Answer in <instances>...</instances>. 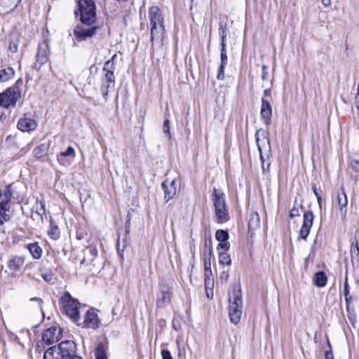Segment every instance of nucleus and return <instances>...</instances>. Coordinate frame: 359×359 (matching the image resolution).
<instances>
[{
	"mask_svg": "<svg viewBox=\"0 0 359 359\" xmlns=\"http://www.w3.org/2000/svg\"><path fill=\"white\" fill-rule=\"evenodd\" d=\"M149 20L151 24V41L162 43L165 28L163 26V18L158 7L152 6L149 10Z\"/></svg>",
	"mask_w": 359,
	"mask_h": 359,
	"instance_id": "obj_1",
	"label": "nucleus"
},
{
	"mask_svg": "<svg viewBox=\"0 0 359 359\" xmlns=\"http://www.w3.org/2000/svg\"><path fill=\"white\" fill-rule=\"evenodd\" d=\"M243 313L242 292L240 285L234 286L229 293V316L233 324H238Z\"/></svg>",
	"mask_w": 359,
	"mask_h": 359,
	"instance_id": "obj_2",
	"label": "nucleus"
},
{
	"mask_svg": "<svg viewBox=\"0 0 359 359\" xmlns=\"http://www.w3.org/2000/svg\"><path fill=\"white\" fill-rule=\"evenodd\" d=\"M60 305L66 315L72 320L73 322H78L80 319L79 302L74 299L69 292H65L60 300Z\"/></svg>",
	"mask_w": 359,
	"mask_h": 359,
	"instance_id": "obj_3",
	"label": "nucleus"
},
{
	"mask_svg": "<svg viewBox=\"0 0 359 359\" xmlns=\"http://www.w3.org/2000/svg\"><path fill=\"white\" fill-rule=\"evenodd\" d=\"M78 7L80 13V20L83 24L90 25L95 22V4L93 0H79Z\"/></svg>",
	"mask_w": 359,
	"mask_h": 359,
	"instance_id": "obj_4",
	"label": "nucleus"
},
{
	"mask_svg": "<svg viewBox=\"0 0 359 359\" xmlns=\"http://www.w3.org/2000/svg\"><path fill=\"white\" fill-rule=\"evenodd\" d=\"M256 143L259 149L260 160L262 161V168H264V157L269 158L271 156L270 140L266 130L259 129L255 133Z\"/></svg>",
	"mask_w": 359,
	"mask_h": 359,
	"instance_id": "obj_5",
	"label": "nucleus"
},
{
	"mask_svg": "<svg viewBox=\"0 0 359 359\" xmlns=\"http://www.w3.org/2000/svg\"><path fill=\"white\" fill-rule=\"evenodd\" d=\"M212 200L215 207V215L219 222H224L228 219V210L226 208L224 195L216 188L212 190Z\"/></svg>",
	"mask_w": 359,
	"mask_h": 359,
	"instance_id": "obj_6",
	"label": "nucleus"
},
{
	"mask_svg": "<svg viewBox=\"0 0 359 359\" xmlns=\"http://www.w3.org/2000/svg\"><path fill=\"white\" fill-rule=\"evenodd\" d=\"M112 65V64L108 62L104 65L102 69L103 75L101 79L100 91L105 100L107 98L109 89L113 88L115 83L114 71H113Z\"/></svg>",
	"mask_w": 359,
	"mask_h": 359,
	"instance_id": "obj_7",
	"label": "nucleus"
},
{
	"mask_svg": "<svg viewBox=\"0 0 359 359\" xmlns=\"http://www.w3.org/2000/svg\"><path fill=\"white\" fill-rule=\"evenodd\" d=\"M21 97V93L16 87L7 88L0 93V106L4 108L15 107L16 102Z\"/></svg>",
	"mask_w": 359,
	"mask_h": 359,
	"instance_id": "obj_8",
	"label": "nucleus"
},
{
	"mask_svg": "<svg viewBox=\"0 0 359 359\" xmlns=\"http://www.w3.org/2000/svg\"><path fill=\"white\" fill-rule=\"evenodd\" d=\"M25 263L23 256L11 255L7 262V267L11 273H22Z\"/></svg>",
	"mask_w": 359,
	"mask_h": 359,
	"instance_id": "obj_9",
	"label": "nucleus"
},
{
	"mask_svg": "<svg viewBox=\"0 0 359 359\" xmlns=\"http://www.w3.org/2000/svg\"><path fill=\"white\" fill-rule=\"evenodd\" d=\"M75 349L76 345L73 341H63L57 346V355H60L61 359L71 358L72 356L76 355Z\"/></svg>",
	"mask_w": 359,
	"mask_h": 359,
	"instance_id": "obj_10",
	"label": "nucleus"
},
{
	"mask_svg": "<svg viewBox=\"0 0 359 359\" xmlns=\"http://www.w3.org/2000/svg\"><path fill=\"white\" fill-rule=\"evenodd\" d=\"M49 47L46 41L40 43L38 46V51L36 56V61L34 64V68L39 69L48 60Z\"/></svg>",
	"mask_w": 359,
	"mask_h": 359,
	"instance_id": "obj_11",
	"label": "nucleus"
},
{
	"mask_svg": "<svg viewBox=\"0 0 359 359\" xmlns=\"http://www.w3.org/2000/svg\"><path fill=\"white\" fill-rule=\"evenodd\" d=\"M83 324L84 327L93 330L100 327V320L94 309L91 308L86 311Z\"/></svg>",
	"mask_w": 359,
	"mask_h": 359,
	"instance_id": "obj_12",
	"label": "nucleus"
},
{
	"mask_svg": "<svg viewBox=\"0 0 359 359\" xmlns=\"http://www.w3.org/2000/svg\"><path fill=\"white\" fill-rule=\"evenodd\" d=\"M97 29V27L86 28L83 26L77 25L74 29V34L77 41H83L94 36Z\"/></svg>",
	"mask_w": 359,
	"mask_h": 359,
	"instance_id": "obj_13",
	"label": "nucleus"
},
{
	"mask_svg": "<svg viewBox=\"0 0 359 359\" xmlns=\"http://www.w3.org/2000/svg\"><path fill=\"white\" fill-rule=\"evenodd\" d=\"M314 215L311 211H306L303 216V224L299 231L302 238L306 240L313 226Z\"/></svg>",
	"mask_w": 359,
	"mask_h": 359,
	"instance_id": "obj_14",
	"label": "nucleus"
},
{
	"mask_svg": "<svg viewBox=\"0 0 359 359\" xmlns=\"http://www.w3.org/2000/svg\"><path fill=\"white\" fill-rule=\"evenodd\" d=\"M60 337V329L56 327H51L44 331L42 340L47 345H50L57 342Z\"/></svg>",
	"mask_w": 359,
	"mask_h": 359,
	"instance_id": "obj_15",
	"label": "nucleus"
},
{
	"mask_svg": "<svg viewBox=\"0 0 359 359\" xmlns=\"http://www.w3.org/2000/svg\"><path fill=\"white\" fill-rule=\"evenodd\" d=\"M38 123L33 118L24 117L20 118L17 127L22 132L30 133L36 129Z\"/></svg>",
	"mask_w": 359,
	"mask_h": 359,
	"instance_id": "obj_16",
	"label": "nucleus"
},
{
	"mask_svg": "<svg viewBox=\"0 0 359 359\" xmlns=\"http://www.w3.org/2000/svg\"><path fill=\"white\" fill-rule=\"evenodd\" d=\"M337 202L341 215L345 217L347 211L348 199L343 187H341L337 192Z\"/></svg>",
	"mask_w": 359,
	"mask_h": 359,
	"instance_id": "obj_17",
	"label": "nucleus"
},
{
	"mask_svg": "<svg viewBox=\"0 0 359 359\" xmlns=\"http://www.w3.org/2000/svg\"><path fill=\"white\" fill-rule=\"evenodd\" d=\"M260 114L264 122L266 125H269L272 116V109L269 102L264 98H262V100Z\"/></svg>",
	"mask_w": 359,
	"mask_h": 359,
	"instance_id": "obj_18",
	"label": "nucleus"
},
{
	"mask_svg": "<svg viewBox=\"0 0 359 359\" xmlns=\"http://www.w3.org/2000/svg\"><path fill=\"white\" fill-rule=\"evenodd\" d=\"M260 226V218L257 212H252L248 216V233L252 236L255 231Z\"/></svg>",
	"mask_w": 359,
	"mask_h": 359,
	"instance_id": "obj_19",
	"label": "nucleus"
},
{
	"mask_svg": "<svg viewBox=\"0 0 359 359\" xmlns=\"http://www.w3.org/2000/svg\"><path fill=\"white\" fill-rule=\"evenodd\" d=\"M168 181H165L162 183V188L164 191L165 198L166 201H169L176 193V188L175 187V180H172L169 185H167Z\"/></svg>",
	"mask_w": 359,
	"mask_h": 359,
	"instance_id": "obj_20",
	"label": "nucleus"
},
{
	"mask_svg": "<svg viewBox=\"0 0 359 359\" xmlns=\"http://www.w3.org/2000/svg\"><path fill=\"white\" fill-rule=\"evenodd\" d=\"M161 296L157 300V306L158 307H164L170 303L172 297V290L168 288L166 290H161Z\"/></svg>",
	"mask_w": 359,
	"mask_h": 359,
	"instance_id": "obj_21",
	"label": "nucleus"
},
{
	"mask_svg": "<svg viewBox=\"0 0 359 359\" xmlns=\"http://www.w3.org/2000/svg\"><path fill=\"white\" fill-rule=\"evenodd\" d=\"M97 256V250L94 246H89L86 248L84 252V258L82 260L81 263L84 264L85 262L91 263L93 262L95 258Z\"/></svg>",
	"mask_w": 359,
	"mask_h": 359,
	"instance_id": "obj_22",
	"label": "nucleus"
},
{
	"mask_svg": "<svg viewBox=\"0 0 359 359\" xmlns=\"http://www.w3.org/2000/svg\"><path fill=\"white\" fill-rule=\"evenodd\" d=\"M27 248L34 259H39L42 255V249L37 243H29Z\"/></svg>",
	"mask_w": 359,
	"mask_h": 359,
	"instance_id": "obj_23",
	"label": "nucleus"
},
{
	"mask_svg": "<svg viewBox=\"0 0 359 359\" xmlns=\"http://www.w3.org/2000/svg\"><path fill=\"white\" fill-rule=\"evenodd\" d=\"M34 208H35L36 210L33 212L32 217H34L35 215H38V219L42 221L43 216L46 215L44 203L41 201H36Z\"/></svg>",
	"mask_w": 359,
	"mask_h": 359,
	"instance_id": "obj_24",
	"label": "nucleus"
},
{
	"mask_svg": "<svg viewBox=\"0 0 359 359\" xmlns=\"http://www.w3.org/2000/svg\"><path fill=\"white\" fill-rule=\"evenodd\" d=\"M313 282H314V284L319 287H324L327 284V277L326 274L325 273V272H323V271L317 272L314 276Z\"/></svg>",
	"mask_w": 359,
	"mask_h": 359,
	"instance_id": "obj_25",
	"label": "nucleus"
},
{
	"mask_svg": "<svg viewBox=\"0 0 359 359\" xmlns=\"http://www.w3.org/2000/svg\"><path fill=\"white\" fill-rule=\"evenodd\" d=\"M14 70L11 67H8L0 70V82H6L14 76Z\"/></svg>",
	"mask_w": 359,
	"mask_h": 359,
	"instance_id": "obj_26",
	"label": "nucleus"
},
{
	"mask_svg": "<svg viewBox=\"0 0 359 359\" xmlns=\"http://www.w3.org/2000/svg\"><path fill=\"white\" fill-rule=\"evenodd\" d=\"M351 255L352 260L355 259L359 262V236H356L355 244L351 247Z\"/></svg>",
	"mask_w": 359,
	"mask_h": 359,
	"instance_id": "obj_27",
	"label": "nucleus"
},
{
	"mask_svg": "<svg viewBox=\"0 0 359 359\" xmlns=\"http://www.w3.org/2000/svg\"><path fill=\"white\" fill-rule=\"evenodd\" d=\"M43 359H59L57 346H53L48 348L43 354Z\"/></svg>",
	"mask_w": 359,
	"mask_h": 359,
	"instance_id": "obj_28",
	"label": "nucleus"
},
{
	"mask_svg": "<svg viewBox=\"0 0 359 359\" xmlns=\"http://www.w3.org/2000/svg\"><path fill=\"white\" fill-rule=\"evenodd\" d=\"M95 359H107V351L104 346L102 344H99L95 352Z\"/></svg>",
	"mask_w": 359,
	"mask_h": 359,
	"instance_id": "obj_29",
	"label": "nucleus"
},
{
	"mask_svg": "<svg viewBox=\"0 0 359 359\" xmlns=\"http://www.w3.org/2000/svg\"><path fill=\"white\" fill-rule=\"evenodd\" d=\"M351 166L355 171H359V149L351 154Z\"/></svg>",
	"mask_w": 359,
	"mask_h": 359,
	"instance_id": "obj_30",
	"label": "nucleus"
},
{
	"mask_svg": "<svg viewBox=\"0 0 359 359\" xmlns=\"http://www.w3.org/2000/svg\"><path fill=\"white\" fill-rule=\"evenodd\" d=\"M219 33L221 36V53H226L225 40L226 37L225 27L220 25Z\"/></svg>",
	"mask_w": 359,
	"mask_h": 359,
	"instance_id": "obj_31",
	"label": "nucleus"
},
{
	"mask_svg": "<svg viewBox=\"0 0 359 359\" xmlns=\"http://www.w3.org/2000/svg\"><path fill=\"white\" fill-rule=\"evenodd\" d=\"M46 151H47V149H46V145L44 144H41L39 146L36 147L33 150V154L35 157L40 158L46 155Z\"/></svg>",
	"mask_w": 359,
	"mask_h": 359,
	"instance_id": "obj_32",
	"label": "nucleus"
},
{
	"mask_svg": "<svg viewBox=\"0 0 359 359\" xmlns=\"http://www.w3.org/2000/svg\"><path fill=\"white\" fill-rule=\"evenodd\" d=\"M48 234L52 239L57 240L60 237V230L57 226L50 224V227L48 231Z\"/></svg>",
	"mask_w": 359,
	"mask_h": 359,
	"instance_id": "obj_33",
	"label": "nucleus"
},
{
	"mask_svg": "<svg viewBox=\"0 0 359 359\" xmlns=\"http://www.w3.org/2000/svg\"><path fill=\"white\" fill-rule=\"evenodd\" d=\"M215 238L219 242L227 241L229 238V233L226 231L219 229L215 233Z\"/></svg>",
	"mask_w": 359,
	"mask_h": 359,
	"instance_id": "obj_34",
	"label": "nucleus"
},
{
	"mask_svg": "<svg viewBox=\"0 0 359 359\" xmlns=\"http://www.w3.org/2000/svg\"><path fill=\"white\" fill-rule=\"evenodd\" d=\"M219 262L221 264H226L230 266L231 264V259L230 256L226 252H220L219 254Z\"/></svg>",
	"mask_w": 359,
	"mask_h": 359,
	"instance_id": "obj_35",
	"label": "nucleus"
},
{
	"mask_svg": "<svg viewBox=\"0 0 359 359\" xmlns=\"http://www.w3.org/2000/svg\"><path fill=\"white\" fill-rule=\"evenodd\" d=\"M2 194H3L2 197L4 199V201L6 202L7 204H8V203L11 200V197H12V194H13V190L11 188V185H7L5 187V189H4V192L2 193Z\"/></svg>",
	"mask_w": 359,
	"mask_h": 359,
	"instance_id": "obj_36",
	"label": "nucleus"
},
{
	"mask_svg": "<svg viewBox=\"0 0 359 359\" xmlns=\"http://www.w3.org/2000/svg\"><path fill=\"white\" fill-rule=\"evenodd\" d=\"M211 269V250L205 252L204 255V269Z\"/></svg>",
	"mask_w": 359,
	"mask_h": 359,
	"instance_id": "obj_37",
	"label": "nucleus"
},
{
	"mask_svg": "<svg viewBox=\"0 0 359 359\" xmlns=\"http://www.w3.org/2000/svg\"><path fill=\"white\" fill-rule=\"evenodd\" d=\"M205 290H209L211 294V297H213V287H214V278H209L205 280Z\"/></svg>",
	"mask_w": 359,
	"mask_h": 359,
	"instance_id": "obj_38",
	"label": "nucleus"
},
{
	"mask_svg": "<svg viewBox=\"0 0 359 359\" xmlns=\"http://www.w3.org/2000/svg\"><path fill=\"white\" fill-rule=\"evenodd\" d=\"M226 65L220 64L219 68L218 69L217 78L218 80H224L225 78L224 75V69Z\"/></svg>",
	"mask_w": 359,
	"mask_h": 359,
	"instance_id": "obj_39",
	"label": "nucleus"
},
{
	"mask_svg": "<svg viewBox=\"0 0 359 359\" xmlns=\"http://www.w3.org/2000/svg\"><path fill=\"white\" fill-rule=\"evenodd\" d=\"M230 248V244L228 241H223V242H219V243L217 245V250H224V251H227Z\"/></svg>",
	"mask_w": 359,
	"mask_h": 359,
	"instance_id": "obj_40",
	"label": "nucleus"
},
{
	"mask_svg": "<svg viewBox=\"0 0 359 359\" xmlns=\"http://www.w3.org/2000/svg\"><path fill=\"white\" fill-rule=\"evenodd\" d=\"M169 120H165L163 122V132L168 135V138L171 137L170 131Z\"/></svg>",
	"mask_w": 359,
	"mask_h": 359,
	"instance_id": "obj_41",
	"label": "nucleus"
},
{
	"mask_svg": "<svg viewBox=\"0 0 359 359\" xmlns=\"http://www.w3.org/2000/svg\"><path fill=\"white\" fill-rule=\"evenodd\" d=\"M297 205V201L294 202V205ZM290 217L294 218L295 217L299 216V208L298 207L294 206L293 208L290 211Z\"/></svg>",
	"mask_w": 359,
	"mask_h": 359,
	"instance_id": "obj_42",
	"label": "nucleus"
},
{
	"mask_svg": "<svg viewBox=\"0 0 359 359\" xmlns=\"http://www.w3.org/2000/svg\"><path fill=\"white\" fill-rule=\"evenodd\" d=\"M62 156H74V149L72 147H69L65 151L61 152Z\"/></svg>",
	"mask_w": 359,
	"mask_h": 359,
	"instance_id": "obj_43",
	"label": "nucleus"
},
{
	"mask_svg": "<svg viewBox=\"0 0 359 359\" xmlns=\"http://www.w3.org/2000/svg\"><path fill=\"white\" fill-rule=\"evenodd\" d=\"M344 294L346 297V299L348 298V294H349V287H348V284L347 276L346 277L345 281H344Z\"/></svg>",
	"mask_w": 359,
	"mask_h": 359,
	"instance_id": "obj_44",
	"label": "nucleus"
},
{
	"mask_svg": "<svg viewBox=\"0 0 359 359\" xmlns=\"http://www.w3.org/2000/svg\"><path fill=\"white\" fill-rule=\"evenodd\" d=\"M161 355L163 359H173L170 351L166 349L161 351Z\"/></svg>",
	"mask_w": 359,
	"mask_h": 359,
	"instance_id": "obj_45",
	"label": "nucleus"
},
{
	"mask_svg": "<svg viewBox=\"0 0 359 359\" xmlns=\"http://www.w3.org/2000/svg\"><path fill=\"white\" fill-rule=\"evenodd\" d=\"M268 67L266 65H263L262 68V80H266L268 76Z\"/></svg>",
	"mask_w": 359,
	"mask_h": 359,
	"instance_id": "obj_46",
	"label": "nucleus"
},
{
	"mask_svg": "<svg viewBox=\"0 0 359 359\" xmlns=\"http://www.w3.org/2000/svg\"><path fill=\"white\" fill-rule=\"evenodd\" d=\"M204 277H205V280H208L209 278H213L211 269H204Z\"/></svg>",
	"mask_w": 359,
	"mask_h": 359,
	"instance_id": "obj_47",
	"label": "nucleus"
},
{
	"mask_svg": "<svg viewBox=\"0 0 359 359\" xmlns=\"http://www.w3.org/2000/svg\"><path fill=\"white\" fill-rule=\"evenodd\" d=\"M42 278L46 282H50L53 279V274L50 272L43 273H42Z\"/></svg>",
	"mask_w": 359,
	"mask_h": 359,
	"instance_id": "obj_48",
	"label": "nucleus"
},
{
	"mask_svg": "<svg viewBox=\"0 0 359 359\" xmlns=\"http://www.w3.org/2000/svg\"><path fill=\"white\" fill-rule=\"evenodd\" d=\"M8 48L12 53H16L18 51V46L15 43L10 42Z\"/></svg>",
	"mask_w": 359,
	"mask_h": 359,
	"instance_id": "obj_49",
	"label": "nucleus"
},
{
	"mask_svg": "<svg viewBox=\"0 0 359 359\" xmlns=\"http://www.w3.org/2000/svg\"><path fill=\"white\" fill-rule=\"evenodd\" d=\"M116 57H117V56H116V54H115V55H114L111 57V58L110 60H107V61L104 63V64H107L108 62H109L110 64H112V65H112L113 71H114V70H115V69H116L115 60H116Z\"/></svg>",
	"mask_w": 359,
	"mask_h": 359,
	"instance_id": "obj_50",
	"label": "nucleus"
},
{
	"mask_svg": "<svg viewBox=\"0 0 359 359\" xmlns=\"http://www.w3.org/2000/svg\"><path fill=\"white\" fill-rule=\"evenodd\" d=\"M221 64L227 65L228 57L226 53H221Z\"/></svg>",
	"mask_w": 359,
	"mask_h": 359,
	"instance_id": "obj_51",
	"label": "nucleus"
},
{
	"mask_svg": "<svg viewBox=\"0 0 359 359\" xmlns=\"http://www.w3.org/2000/svg\"><path fill=\"white\" fill-rule=\"evenodd\" d=\"M269 158H266V157H264V163L266 161H267ZM269 166H270V163L269 162H267L266 163V165L264 164V168H265V170H263L264 172L268 171L269 170ZM262 170H264L262 168Z\"/></svg>",
	"mask_w": 359,
	"mask_h": 359,
	"instance_id": "obj_52",
	"label": "nucleus"
},
{
	"mask_svg": "<svg viewBox=\"0 0 359 359\" xmlns=\"http://www.w3.org/2000/svg\"><path fill=\"white\" fill-rule=\"evenodd\" d=\"M325 359H334L332 353L328 351L325 353Z\"/></svg>",
	"mask_w": 359,
	"mask_h": 359,
	"instance_id": "obj_53",
	"label": "nucleus"
},
{
	"mask_svg": "<svg viewBox=\"0 0 359 359\" xmlns=\"http://www.w3.org/2000/svg\"><path fill=\"white\" fill-rule=\"evenodd\" d=\"M312 190L315 194L316 196H320L318 192V189H317V187H316V184H312Z\"/></svg>",
	"mask_w": 359,
	"mask_h": 359,
	"instance_id": "obj_54",
	"label": "nucleus"
},
{
	"mask_svg": "<svg viewBox=\"0 0 359 359\" xmlns=\"http://www.w3.org/2000/svg\"><path fill=\"white\" fill-rule=\"evenodd\" d=\"M31 301H36V302H37L38 304H39V306L40 309L41 310L42 300L41 299L33 298V299H31Z\"/></svg>",
	"mask_w": 359,
	"mask_h": 359,
	"instance_id": "obj_55",
	"label": "nucleus"
},
{
	"mask_svg": "<svg viewBox=\"0 0 359 359\" xmlns=\"http://www.w3.org/2000/svg\"><path fill=\"white\" fill-rule=\"evenodd\" d=\"M322 3L325 6H329L331 4V0H322Z\"/></svg>",
	"mask_w": 359,
	"mask_h": 359,
	"instance_id": "obj_56",
	"label": "nucleus"
},
{
	"mask_svg": "<svg viewBox=\"0 0 359 359\" xmlns=\"http://www.w3.org/2000/svg\"><path fill=\"white\" fill-rule=\"evenodd\" d=\"M316 198H317V202H318V204L319 205V208H321L322 199H321L320 196H316Z\"/></svg>",
	"mask_w": 359,
	"mask_h": 359,
	"instance_id": "obj_57",
	"label": "nucleus"
},
{
	"mask_svg": "<svg viewBox=\"0 0 359 359\" xmlns=\"http://www.w3.org/2000/svg\"><path fill=\"white\" fill-rule=\"evenodd\" d=\"M264 96H271V89L268 88L264 91Z\"/></svg>",
	"mask_w": 359,
	"mask_h": 359,
	"instance_id": "obj_58",
	"label": "nucleus"
},
{
	"mask_svg": "<svg viewBox=\"0 0 359 359\" xmlns=\"http://www.w3.org/2000/svg\"><path fill=\"white\" fill-rule=\"evenodd\" d=\"M345 300L346 302V303H349L352 301V297L349 294H348V298L346 299V297H345Z\"/></svg>",
	"mask_w": 359,
	"mask_h": 359,
	"instance_id": "obj_59",
	"label": "nucleus"
},
{
	"mask_svg": "<svg viewBox=\"0 0 359 359\" xmlns=\"http://www.w3.org/2000/svg\"><path fill=\"white\" fill-rule=\"evenodd\" d=\"M206 295L208 298H212V297H211V294L209 290H206Z\"/></svg>",
	"mask_w": 359,
	"mask_h": 359,
	"instance_id": "obj_60",
	"label": "nucleus"
},
{
	"mask_svg": "<svg viewBox=\"0 0 359 359\" xmlns=\"http://www.w3.org/2000/svg\"><path fill=\"white\" fill-rule=\"evenodd\" d=\"M221 278H228V274L227 273H222L221 274Z\"/></svg>",
	"mask_w": 359,
	"mask_h": 359,
	"instance_id": "obj_61",
	"label": "nucleus"
},
{
	"mask_svg": "<svg viewBox=\"0 0 359 359\" xmlns=\"http://www.w3.org/2000/svg\"><path fill=\"white\" fill-rule=\"evenodd\" d=\"M33 217V219H38V220H39V219H38V215H34V217Z\"/></svg>",
	"mask_w": 359,
	"mask_h": 359,
	"instance_id": "obj_62",
	"label": "nucleus"
}]
</instances>
